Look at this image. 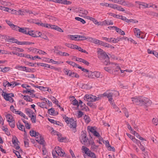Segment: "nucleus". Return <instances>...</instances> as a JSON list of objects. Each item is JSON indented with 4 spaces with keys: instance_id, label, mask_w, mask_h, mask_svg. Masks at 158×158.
<instances>
[{
    "instance_id": "f257e3e1",
    "label": "nucleus",
    "mask_w": 158,
    "mask_h": 158,
    "mask_svg": "<svg viewBox=\"0 0 158 158\" xmlns=\"http://www.w3.org/2000/svg\"><path fill=\"white\" fill-rule=\"evenodd\" d=\"M118 95V92L114 90H107L103 94V96L106 97L108 98V100L110 103L113 102V97H116Z\"/></svg>"
},
{
    "instance_id": "f03ea898",
    "label": "nucleus",
    "mask_w": 158,
    "mask_h": 158,
    "mask_svg": "<svg viewBox=\"0 0 158 158\" xmlns=\"http://www.w3.org/2000/svg\"><path fill=\"white\" fill-rule=\"evenodd\" d=\"M30 134L31 136H35L36 138L37 142L43 146H44V141L40 134L32 130L30 131Z\"/></svg>"
},
{
    "instance_id": "7ed1b4c3",
    "label": "nucleus",
    "mask_w": 158,
    "mask_h": 158,
    "mask_svg": "<svg viewBox=\"0 0 158 158\" xmlns=\"http://www.w3.org/2000/svg\"><path fill=\"white\" fill-rule=\"evenodd\" d=\"M63 117L67 124H69V126L70 128H75L76 127L77 123L76 121H75L73 118H68L65 115H63Z\"/></svg>"
},
{
    "instance_id": "20e7f679",
    "label": "nucleus",
    "mask_w": 158,
    "mask_h": 158,
    "mask_svg": "<svg viewBox=\"0 0 158 158\" xmlns=\"http://www.w3.org/2000/svg\"><path fill=\"white\" fill-rule=\"evenodd\" d=\"M55 152H52V155L54 158L56 157L55 155V153L57 154L58 155L61 157H66L67 155L65 154L64 151L60 147L57 146L55 148Z\"/></svg>"
},
{
    "instance_id": "39448f33",
    "label": "nucleus",
    "mask_w": 158,
    "mask_h": 158,
    "mask_svg": "<svg viewBox=\"0 0 158 158\" xmlns=\"http://www.w3.org/2000/svg\"><path fill=\"white\" fill-rule=\"evenodd\" d=\"M99 97H97L96 96L92 94H86L84 97L85 100L87 102H95L99 100Z\"/></svg>"
},
{
    "instance_id": "423d86ee",
    "label": "nucleus",
    "mask_w": 158,
    "mask_h": 158,
    "mask_svg": "<svg viewBox=\"0 0 158 158\" xmlns=\"http://www.w3.org/2000/svg\"><path fill=\"white\" fill-rule=\"evenodd\" d=\"M79 139L81 142L82 144L86 146H88V139L86 137V135L84 132L83 131L81 132Z\"/></svg>"
},
{
    "instance_id": "0eeeda50",
    "label": "nucleus",
    "mask_w": 158,
    "mask_h": 158,
    "mask_svg": "<svg viewBox=\"0 0 158 158\" xmlns=\"http://www.w3.org/2000/svg\"><path fill=\"white\" fill-rule=\"evenodd\" d=\"M82 150L88 156L92 158H97L94 152H91L87 148L83 146L82 147Z\"/></svg>"
},
{
    "instance_id": "6e6552de",
    "label": "nucleus",
    "mask_w": 158,
    "mask_h": 158,
    "mask_svg": "<svg viewBox=\"0 0 158 158\" xmlns=\"http://www.w3.org/2000/svg\"><path fill=\"white\" fill-rule=\"evenodd\" d=\"M141 105H144L148 106H150L152 103V101L148 98L141 97Z\"/></svg>"
},
{
    "instance_id": "1a4fd4ad",
    "label": "nucleus",
    "mask_w": 158,
    "mask_h": 158,
    "mask_svg": "<svg viewBox=\"0 0 158 158\" xmlns=\"http://www.w3.org/2000/svg\"><path fill=\"white\" fill-rule=\"evenodd\" d=\"M98 57L99 59L102 60H103V59L108 56V55L106 53L103 51L101 49H98Z\"/></svg>"
},
{
    "instance_id": "9d476101",
    "label": "nucleus",
    "mask_w": 158,
    "mask_h": 158,
    "mask_svg": "<svg viewBox=\"0 0 158 158\" xmlns=\"http://www.w3.org/2000/svg\"><path fill=\"white\" fill-rule=\"evenodd\" d=\"M89 74H90L88 75V77L92 78H94V77L97 78L102 77V75L101 73L95 71L92 72L91 71H90Z\"/></svg>"
},
{
    "instance_id": "9b49d317",
    "label": "nucleus",
    "mask_w": 158,
    "mask_h": 158,
    "mask_svg": "<svg viewBox=\"0 0 158 158\" xmlns=\"http://www.w3.org/2000/svg\"><path fill=\"white\" fill-rule=\"evenodd\" d=\"M2 95L6 101H9L11 102H12L14 101L12 98V97H14V94L13 93L6 94L5 93L4 94H2Z\"/></svg>"
},
{
    "instance_id": "f8f14e48",
    "label": "nucleus",
    "mask_w": 158,
    "mask_h": 158,
    "mask_svg": "<svg viewBox=\"0 0 158 158\" xmlns=\"http://www.w3.org/2000/svg\"><path fill=\"white\" fill-rule=\"evenodd\" d=\"M52 1L64 5H69L72 3V2L67 0H52Z\"/></svg>"
},
{
    "instance_id": "ddd939ff",
    "label": "nucleus",
    "mask_w": 158,
    "mask_h": 158,
    "mask_svg": "<svg viewBox=\"0 0 158 158\" xmlns=\"http://www.w3.org/2000/svg\"><path fill=\"white\" fill-rule=\"evenodd\" d=\"M12 142L14 145V147L16 149L18 150L19 149L20 147L18 144V143L19 142L16 137H15L12 138Z\"/></svg>"
},
{
    "instance_id": "4468645a",
    "label": "nucleus",
    "mask_w": 158,
    "mask_h": 158,
    "mask_svg": "<svg viewBox=\"0 0 158 158\" xmlns=\"http://www.w3.org/2000/svg\"><path fill=\"white\" fill-rule=\"evenodd\" d=\"M121 2L119 4L128 7L132 6H133V5L132 3L127 1H126L125 0H121Z\"/></svg>"
},
{
    "instance_id": "2eb2a0df",
    "label": "nucleus",
    "mask_w": 158,
    "mask_h": 158,
    "mask_svg": "<svg viewBox=\"0 0 158 158\" xmlns=\"http://www.w3.org/2000/svg\"><path fill=\"white\" fill-rule=\"evenodd\" d=\"M132 101L134 103H135L138 105H141V97H135L131 98Z\"/></svg>"
},
{
    "instance_id": "dca6fc26",
    "label": "nucleus",
    "mask_w": 158,
    "mask_h": 158,
    "mask_svg": "<svg viewBox=\"0 0 158 158\" xmlns=\"http://www.w3.org/2000/svg\"><path fill=\"white\" fill-rule=\"evenodd\" d=\"M114 9H116L118 10L123 11L125 10L121 6H119L117 4H112V8Z\"/></svg>"
},
{
    "instance_id": "f3484780",
    "label": "nucleus",
    "mask_w": 158,
    "mask_h": 158,
    "mask_svg": "<svg viewBox=\"0 0 158 158\" xmlns=\"http://www.w3.org/2000/svg\"><path fill=\"white\" fill-rule=\"evenodd\" d=\"M134 32L135 34V35L138 38H141V39L144 38V37L143 36L140 37V31L139 29L137 28H134L133 29Z\"/></svg>"
},
{
    "instance_id": "a211bd4d",
    "label": "nucleus",
    "mask_w": 158,
    "mask_h": 158,
    "mask_svg": "<svg viewBox=\"0 0 158 158\" xmlns=\"http://www.w3.org/2000/svg\"><path fill=\"white\" fill-rule=\"evenodd\" d=\"M79 13L80 14L79 15V16H82L86 15L88 14V11L85 10L81 9L78 10Z\"/></svg>"
},
{
    "instance_id": "6ab92c4d",
    "label": "nucleus",
    "mask_w": 158,
    "mask_h": 158,
    "mask_svg": "<svg viewBox=\"0 0 158 158\" xmlns=\"http://www.w3.org/2000/svg\"><path fill=\"white\" fill-rule=\"evenodd\" d=\"M114 24L111 21L108 20H106L101 22V25H112Z\"/></svg>"
},
{
    "instance_id": "aec40b11",
    "label": "nucleus",
    "mask_w": 158,
    "mask_h": 158,
    "mask_svg": "<svg viewBox=\"0 0 158 158\" xmlns=\"http://www.w3.org/2000/svg\"><path fill=\"white\" fill-rule=\"evenodd\" d=\"M7 42L9 43H15L18 45H20L21 42L18 41L17 39L14 38L8 39Z\"/></svg>"
},
{
    "instance_id": "412c9836",
    "label": "nucleus",
    "mask_w": 158,
    "mask_h": 158,
    "mask_svg": "<svg viewBox=\"0 0 158 158\" xmlns=\"http://www.w3.org/2000/svg\"><path fill=\"white\" fill-rule=\"evenodd\" d=\"M54 133H55V135H58V140L60 142H63L64 140L65 139L64 138L61 137V135L60 133L58 132H57L55 131L54 132Z\"/></svg>"
},
{
    "instance_id": "4be33fe9",
    "label": "nucleus",
    "mask_w": 158,
    "mask_h": 158,
    "mask_svg": "<svg viewBox=\"0 0 158 158\" xmlns=\"http://www.w3.org/2000/svg\"><path fill=\"white\" fill-rule=\"evenodd\" d=\"M68 38L72 40L78 41V35H68L67 36Z\"/></svg>"
},
{
    "instance_id": "5701e85b",
    "label": "nucleus",
    "mask_w": 158,
    "mask_h": 158,
    "mask_svg": "<svg viewBox=\"0 0 158 158\" xmlns=\"http://www.w3.org/2000/svg\"><path fill=\"white\" fill-rule=\"evenodd\" d=\"M28 28H20V27L18 29V31L20 32L25 34H27Z\"/></svg>"
},
{
    "instance_id": "b1692460",
    "label": "nucleus",
    "mask_w": 158,
    "mask_h": 158,
    "mask_svg": "<svg viewBox=\"0 0 158 158\" xmlns=\"http://www.w3.org/2000/svg\"><path fill=\"white\" fill-rule=\"evenodd\" d=\"M25 112L29 116V117H31L32 115H33V112L30 109L27 108L25 109Z\"/></svg>"
},
{
    "instance_id": "393cba45",
    "label": "nucleus",
    "mask_w": 158,
    "mask_h": 158,
    "mask_svg": "<svg viewBox=\"0 0 158 158\" xmlns=\"http://www.w3.org/2000/svg\"><path fill=\"white\" fill-rule=\"evenodd\" d=\"M27 35H29L32 37H37V36L36 35L35 32H34L30 30L29 28L28 29Z\"/></svg>"
},
{
    "instance_id": "a878e982",
    "label": "nucleus",
    "mask_w": 158,
    "mask_h": 158,
    "mask_svg": "<svg viewBox=\"0 0 158 158\" xmlns=\"http://www.w3.org/2000/svg\"><path fill=\"white\" fill-rule=\"evenodd\" d=\"M7 121L8 122L14 120V119L13 117L10 114H8L6 116Z\"/></svg>"
},
{
    "instance_id": "bb28decb",
    "label": "nucleus",
    "mask_w": 158,
    "mask_h": 158,
    "mask_svg": "<svg viewBox=\"0 0 158 158\" xmlns=\"http://www.w3.org/2000/svg\"><path fill=\"white\" fill-rule=\"evenodd\" d=\"M79 104V106L80 105H81V108L80 109L81 110H87L86 108H87L88 107L87 106H86L84 104H83L84 105V106H83V102L81 100H80L79 101V102H78Z\"/></svg>"
},
{
    "instance_id": "cd10ccee",
    "label": "nucleus",
    "mask_w": 158,
    "mask_h": 158,
    "mask_svg": "<svg viewBox=\"0 0 158 158\" xmlns=\"http://www.w3.org/2000/svg\"><path fill=\"white\" fill-rule=\"evenodd\" d=\"M103 64L105 65H107L110 64L109 58L108 56L103 59Z\"/></svg>"
},
{
    "instance_id": "c85d7f7f",
    "label": "nucleus",
    "mask_w": 158,
    "mask_h": 158,
    "mask_svg": "<svg viewBox=\"0 0 158 158\" xmlns=\"http://www.w3.org/2000/svg\"><path fill=\"white\" fill-rule=\"evenodd\" d=\"M3 85L5 87H6V86L7 87H11V82H9L7 81H5L4 82H3Z\"/></svg>"
},
{
    "instance_id": "c756f323",
    "label": "nucleus",
    "mask_w": 158,
    "mask_h": 158,
    "mask_svg": "<svg viewBox=\"0 0 158 158\" xmlns=\"http://www.w3.org/2000/svg\"><path fill=\"white\" fill-rule=\"evenodd\" d=\"M111 65H112V67H115V70L114 71H118L121 68L120 67L118 66V64L113 63L111 64Z\"/></svg>"
},
{
    "instance_id": "7c9ffc66",
    "label": "nucleus",
    "mask_w": 158,
    "mask_h": 158,
    "mask_svg": "<svg viewBox=\"0 0 158 158\" xmlns=\"http://www.w3.org/2000/svg\"><path fill=\"white\" fill-rule=\"evenodd\" d=\"M101 5L103 6H106V7H109L110 8H112V4H109L106 2H102L100 3Z\"/></svg>"
},
{
    "instance_id": "2f4dec72",
    "label": "nucleus",
    "mask_w": 158,
    "mask_h": 158,
    "mask_svg": "<svg viewBox=\"0 0 158 158\" xmlns=\"http://www.w3.org/2000/svg\"><path fill=\"white\" fill-rule=\"evenodd\" d=\"M53 27H52V29H55L59 32H63V31L60 27L55 25H53Z\"/></svg>"
},
{
    "instance_id": "473e14b6",
    "label": "nucleus",
    "mask_w": 158,
    "mask_h": 158,
    "mask_svg": "<svg viewBox=\"0 0 158 158\" xmlns=\"http://www.w3.org/2000/svg\"><path fill=\"white\" fill-rule=\"evenodd\" d=\"M55 110L53 108H51V109L48 110V113L51 115H54Z\"/></svg>"
},
{
    "instance_id": "72a5a7b5",
    "label": "nucleus",
    "mask_w": 158,
    "mask_h": 158,
    "mask_svg": "<svg viewBox=\"0 0 158 158\" xmlns=\"http://www.w3.org/2000/svg\"><path fill=\"white\" fill-rule=\"evenodd\" d=\"M77 68L81 69V70L83 71L84 72L86 73H87V74H88V75L90 74H89V72L90 71H89L88 70L83 68L79 66V65L77 67Z\"/></svg>"
},
{
    "instance_id": "f704fd0d",
    "label": "nucleus",
    "mask_w": 158,
    "mask_h": 158,
    "mask_svg": "<svg viewBox=\"0 0 158 158\" xmlns=\"http://www.w3.org/2000/svg\"><path fill=\"white\" fill-rule=\"evenodd\" d=\"M17 126L18 128L20 130L24 131L25 132V127L23 125L21 124L20 123H19V125H17Z\"/></svg>"
},
{
    "instance_id": "c9c22d12",
    "label": "nucleus",
    "mask_w": 158,
    "mask_h": 158,
    "mask_svg": "<svg viewBox=\"0 0 158 158\" xmlns=\"http://www.w3.org/2000/svg\"><path fill=\"white\" fill-rule=\"evenodd\" d=\"M145 13L148 15H151L152 16H156V13L151 11H145Z\"/></svg>"
},
{
    "instance_id": "e433bc0d",
    "label": "nucleus",
    "mask_w": 158,
    "mask_h": 158,
    "mask_svg": "<svg viewBox=\"0 0 158 158\" xmlns=\"http://www.w3.org/2000/svg\"><path fill=\"white\" fill-rule=\"evenodd\" d=\"M11 49L12 50H15L16 52H23L24 51V50L22 48H16V47H15V48L14 47H13V48H12Z\"/></svg>"
},
{
    "instance_id": "4c0bfd02",
    "label": "nucleus",
    "mask_w": 158,
    "mask_h": 158,
    "mask_svg": "<svg viewBox=\"0 0 158 158\" xmlns=\"http://www.w3.org/2000/svg\"><path fill=\"white\" fill-rule=\"evenodd\" d=\"M112 105V106L114 108L116 111H118L119 110V108L113 102L112 103H110Z\"/></svg>"
},
{
    "instance_id": "58836bf2",
    "label": "nucleus",
    "mask_w": 158,
    "mask_h": 158,
    "mask_svg": "<svg viewBox=\"0 0 158 158\" xmlns=\"http://www.w3.org/2000/svg\"><path fill=\"white\" fill-rule=\"evenodd\" d=\"M88 129L89 131L93 133L94 132V131H96V127H90L89 126L88 127Z\"/></svg>"
},
{
    "instance_id": "ea45409f",
    "label": "nucleus",
    "mask_w": 158,
    "mask_h": 158,
    "mask_svg": "<svg viewBox=\"0 0 158 158\" xmlns=\"http://www.w3.org/2000/svg\"><path fill=\"white\" fill-rule=\"evenodd\" d=\"M37 104L40 107L42 108H45L46 109L47 108V107L45 106V104L44 102H38L37 103Z\"/></svg>"
},
{
    "instance_id": "a19ab883",
    "label": "nucleus",
    "mask_w": 158,
    "mask_h": 158,
    "mask_svg": "<svg viewBox=\"0 0 158 158\" xmlns=\"http://www.w3.org/2000/svg\"><path fill=\"white\" fill-rule=\"evenodd\" d=\"M89 19L93 21L94 23L98 25H101V24L99 23V22H98V21L96 20L95 19L91 17Z\"/></svg>"
},
{
    "instance_id": "79ce46f5",
    "label": "nucleus",
    "mask_w": 158,
    "mask_h": 158,
    "mask_svg": "<svg viewBox=\"0 0 158 158\" xmlns=\"http://www.w3.org/2000/svg\"><path fill=\"white\" fill-rule=\"evenodd\" d=\"M25 67L24 66H19V65H17L15 67V69H18L19 70L24 71Z\"/></svg>"
},
{
    "instance_id": "37998d69",
    "label": "nucleus",
    "mask_w": 158,
    "mask_h": 158,
    "mask_svg": "<svg viewBox=\"0 0 158 158\" xmlns=\"http://www.w3.org/2000/svg\"><path fill=\"white\" fill-rule=\"evenodd\" d=\"M11 88H14L15 86L20 85V84L16 81H12L11 82Z\"/></svg>"
},
{
    "instance_id": "c03bdc74",
    "label": "nucleus",
    "mask_w": 158,
    "mask_h": 158,
    "mask_svg": "<svg viewBox=\"0 0 158 158\" xmlns=\"http://www.w3.org/2000/svg\"><path fill=\"white\" fill-rule=\"evenodd\" d=\"M23 98L27 102H31L32 101L31 98L28 96H24Z\"/></svg>"
},
{
    "instance_id": "a18cd8bd",
    "label": "nucleus",
    "mask_w": 158,
    "mask_h": 158,
    "mask_svg": "<svg viewBox=\"0 0 158 158\" xmlns=\"http://www.w3.org/2000/svg\"><path fill=\"white\" fill-rule=\"evenodd\" d=\"M87 39L85 36L78 35V41L85 40Z\"/></svg>"
},
{
    "instance_id": "49530a36",
    "label": "nucleus",
    "mask_w": 158,
    "mask_h": 158,
    "mask_svg": "<svg viewBox=\"0 0 158 158\" xmlns=\"http://www.w3.org/2000/svg\"><path fill=\"white\" fill-rule=\"evenodd\" d=\"M75 19L77 21L81 22L82 24H84L85 23V21L83 19L78 17H76Z\"/></svg>"
},
{
    "instance_id": "de8ad7c7",
    "label": "nucleus",
    "mask_w": 158,
    "mask_h": 158,
    "mask_svg": "<svg viewBox=\"0 0 158 158\" xmlns=\"http://www.w3.org/2000/svg\"><path fill=\"white\" fill-rule=\"evenodd\" d=\"M30 51L34 53H36L37 52L38 49L33 48H30L28 49Z\"/></svg>"
},
{
    "instance_id": "09e8293b",
    "label": "nucleus",
    "mask_w": 158,
    "mask_h": 158,
    "mask_svg": "<svg viewBox=\"0 0 158 158\" xmlns=\"http://www.w3.org/2000/svg\"><path fill=\"white\" fill-rule=\"evenodd\" d=\"M10 127L12 128H14L15 126V120L9 122Z\"/></svg>"
},
{
    "instance_id": "8fccbe9b",
    "label": "nucleus",
    "mask_w": 158,
    "mask_h": 158,
    "mask_svg": "<svg viewBox=\"0 0 158 158\" xmlns=\"http://www.w3.org/2000/svg\"><path fill=\"white\" fill-rule=\"evenodd\" d=\"M34 43L29 42H26V41H23L21 42V43L20 44V45H30L31 44H34Z\"/></svg>"
},
{
    "instance_id": "3c124183",
    "label": "nucleus",
    "mask_w": 158,
    "mask_h": 158,
    "mask_svg": "<svg viewBox=\"0 0 158 158\" xmlns=\"http://www.w3.org/2000/svg\"><path fill=\"white\" fill-rule=\"evenodd\" d=\"M38 65H40L42 66L47 67L48 68L49 67V65L47 64L40 63L37 64Z\"/></svg>"
},
{
    "instance_id": "603ef678",
    "label": "nucleus",
    "mask_w": 158,
    "mask_h": 158,
    "mask_svg": "<svg viewBox=\"0 0 158 158\" xmlns=\"http://www.w3.org/2000/svg\"><path fill=\"white\" fill-rule=\"evenodd\" d=\"M72 104L74 106H77V107L79 106L78 102L75 99L72 101Z\"/></svg>"
},
{
    "instance_id": "864d4df0",
    "label": "nucleus",
    "mask_w": 158,
    "mask_h": 158,
    "mask_svg": "<svg viewBox=\"0 0 158 158\" xmlns=\"http://www.w3.org/2000/svg\"><path fill=\"white\" fill-rule=\"evenodd\" d=\"M33 92H34V90H31L28 89H26L25 90H23V93H33Z\"/></svg>"
},
{
    "instance_id": "5fc2aeb1",
    "label": "nucleus",
    "mask_w": 158,
    "mask_h": 158,
    "mask_svg": "<svg viewBox=\"0 0 158 158\" xmlns=\"http://www.w3.org/2000/svg\"><path fill=\"white\" fill-rule=\"evenodd\" d=\"M11 28L13 30L17 31L18 30V29L20 28V27L17 25H14V24H13V25H12V26L11 27Z\"/></svg>"
},
{
    "instance_id": "6e6d98bb",
    "label": "nucleus",
    "mask_w": 158,
    "mask_h": 158,
    "mask_svg": "<svg viewBox=\"0 0 158 158\" xmlns=\"http://www.w3.org/2000/svg\"><path fill=\"white\" fill-rule=\"evenodd\" d=\"M43 27L48 28H51L52 29V27H53V25L47 23H43Z\"/></svg>"
},
{
    "instance_id": "4d7b16f0",
    "label": "nucleus",
    "mask_w": 158,
    "mask_h": 158,
    "mask_svg": "<svg viewBox=\"0 0 158 158\" xmlns=\"http://www.w3.org/2000/svg\"><path fill=\"white\" fill-rule=\"evenodd\" d=\"M59 54L61 56H69V54L66 52H59Z\"/></svg>"
},
{
    "instance_id": "13d9d810",
    "label": "nucleus",
    "mask_w": 158,
    "mask_h": 158,
    "mask_svg": "<svg viewBox=\"0 0 158 158\" xmlns=\"http://www.w3.org/2000/svg\"><path fill=\"white\" fill-rule=\"evenodd\" d=\"M65 45L67 47L73 49H74V47H75V45L70 44L66 43L65 44Z\"/></svg>"
},
{
    "instance_id": "bf43d9fd",
    "label": "nucleus",
    "mask_w": 158,
    "mask_h": 158,
    "mask_svg": "<svg viewBox=\"0 0 158 158\" xmlns=\"http://www.w3.org/2000/svg\"><path fill=\"white\" fill-rule=\"evenodd\" d=\"M0 9L9 12V9L8 7H6L3 6H0Z\"/></svg>"
},
{
    "instance_id": "052dcab7",
    "label": "nucleus",
    "mask_w": 158,
    "mask_h": 158,
    "mask_svg": "<svg viewBox=\"0 0 158 158\" xmlns=\"http://www.w3.org/2000/svg\"><path fill=\"white\" fill-rule=\"evenodd\" d=\"M47 62L49 63H51L54 64H60V63H59V62L55 61L53 60L52 59H50L49 61H47Z\"/></svg>"
},
{
    "instance_id": "680f3d73",
    "label": "nucleus",
    "mask_w": 158,
    "mask_h": 158,
    "mask_svg": "<svg viewBox=\"0 0 158 158\" xmlns=\"http://www.w3.org/2000/svg\"><path fill=\"white\" fill-rule=\"evenodd\" d=\"M51 99L53 103H55L56 104L58 102V101L53 96H51Z\"/></svg>"
},
{
    "instance_id": "e2e57ef3",
    "label": "nucleus",
    "mask_w": 158,
    "mask_h": 158,
    "mask_svg": "<svg viewBox=\"0 0 158 158\" xmlns=\"http://www.w3.org/2000/svg\"><path fill=\"white\" fill-rule=\"evenodd\" d=\"M64 72L66 74L69 75V76H70V75L72 73L71 71L67 69H64Z\"/></svg>"
},
{
    "instance_id": "0e129e2a",
    "label": "nucleus",
    "mask_w": 158,
    "mask_h": 158,
    "mask_svg": "<svg viewBox=\"0 0 158 158\" xmlns=\"http://www.w3.org/2000/svg\"><path fill=\"white\" fill-rule=\"evenodd\" d=\"M140 6H142L144 7V8H148V4L145 2H140L139 3Z\"/></svg>"
},
{
    "instance_id": "69168bd1",
    "label": "nucleus",
    "mask_w": 158,
    "mask_h": 158,
    "mask_svg": "<svg viewBox=\"0 0 158 158\" xmlns=\"http://www.w3.org/2000/svg\"><path fill=\"white\" fill-rule=\"evenodd\" d=\"M10 69V68L9 67H5L3 69L2 68L1 71L4 73L8 71Z\"/></svg>"
},
{
    "instance_id": "338daca9",
    "label": "nucleus",
    "mask_w": 158,
    "mask_h": 158,
    "mask_svg": "<svg viewBox=\"0 0 158 158\" xmlns=\"http://www.w3.org/2000/svg\"><path fill=\"white\" fill-rule=\"evenodd\" d=\"M2 129L5 132L6 134L7 135H10L9 131H8V129L7 128H2Z\"/></svg>"
},
{
    "instance_id": "774afa93",
    "label": "nucleus",
    "mask_w": 158,
    "mask_h": 158,
    "mask_svg": "<svg viewBox=\"0 0 158 158\" xmlns=\"http://www.w3.org/2000/svg\"><path fill=\"white\" fill-rule=\"evenodd\" d=\"M18 114L23 117L24 118L27 119H28L27 117L21 111H19V113H18Z\"/></svg>"
}]
</instances>
